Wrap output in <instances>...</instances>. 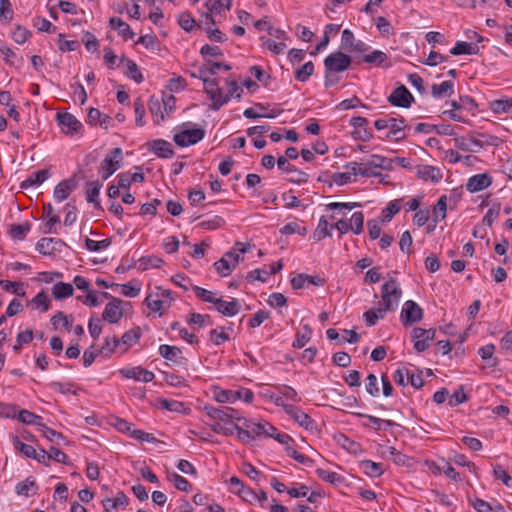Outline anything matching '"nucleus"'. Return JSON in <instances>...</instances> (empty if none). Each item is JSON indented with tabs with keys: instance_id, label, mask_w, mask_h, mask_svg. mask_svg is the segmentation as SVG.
<instances>
[{
	"instance_id": "obj_54",
	"label": "nucleus",
	"mask_w": 512,
	"mask_h": 512,
	"mask_svg": "<svg viewBox=\"0 0 512 512\" xmlns=\"http://www.w3.org/2000/svg\"><path fill=\"white\" fill-rule=\"evenodd\" d=\"M350 228L354 234L359 235L363 232L364 214L362 212H354L350 219Z\"/></svg>"
},
{
	"instance_id": "obj_22",
	"label": "nucleus",
	"mask_w": 512,
	"mask_h": 512,
	"mask_svg": "<svg viewBox=\"0 0 512 512\" xmlns=\"http://www.w3.org/2000/svg\"><path fill=\"white\" fill-rule=\"evenodd\" d=\"M363 61L368 64H374L379 67H390L388 55L381 50H374L369 54L363 56Z\"/></svg>"
},
{
	"instance_id": "obj_52",
	"label": "nucleus",
	"mask_w": 512,
	"mask_h": 512,
	"mask_svg": "<svg viewBox=\"0 0 512 512\" xmlns=\"http://www.w3.org/2000/svg\"><path fill=\"white\" fill-rule=\"evenodd\" d=\"M314 72V64L308 61L295 71V79L299 82H306Z\"/></svg>"
},
{
	"instance_id": "obj_57",
	"label": "nucleus",
	"mask_w": 512,
	"mask_h": 512,
	"mask_svg": "<svg viewBox=\"0 0 512 512\" xmlns=\"http://www.w3.org/2000/svg\"><path fill=\"white\" fill-rule=\"evenodd\" d=\"M39 431L42 433V436L48 439L51 442H55L60 444V441L64 440L65 437L62 433L53 430L52 428L47 427L45 424L41 425Z\"/></svg>"
},
{
	"instance_id": "obj_19",
	"label": "nucleus",
	"mask_w": 512,
	"mask_h": 512,
	"mask_svg": "<svg viewBox=\"0 0 512 512\" xmlns=\"http://www.w3.org/2000/svg\"><path fill=\"white\" fill-rule=\"evenodd\" d=\"M417 176L424 181L437 183L442 179L440 170L430 165H419L417 167Z\"/></svg>"
},
{
	"instance_id": "obj_40",
	"label": "nucleus",
	"mask_w": 512,
	"mask_h": 512,
	"mask_svg": "<svg viewBox=\"0 0 512 512\" xmlns=\"http://www.w3.org/2000/svg\"><path fill=\"white\" fill-rule=\"evenodd\" d=\"M401 199L391 201L381 212V221L389 222L401 209Z\"/></svg>"
},
{
	"instance_id": "obj_37",
	"label": "nucleus",
	"mask_w": 512,
	"mask_h": 512,
	"mask_svg": "<svg viewBox=\"0 0 512 512\" xmlns=\"http://www.w3.org/2000/svg\"><path fill=\"white\" fill-rule=\"evenodd\" d=\"M311 337H312V330H311L310 326L308 324H304L302 326L301 331L297 332L292 346L297 349L303 348L310 341Z\"/></svg>"
},
{
	"instance_id": "obj_51",
	"label": "nucleus",
	"mask_w": 512,
	"mask_h": 512,
	"mask_svg": "<svg viewBox=\"0 0 512 512\" xmlns=\"http://www.w3.org/2000/svg\"><path fill=\"white\" fill-rule=\"evenodd\" d=\"M447 212V197L441 196L433 209L434 222L437 223L440 220L445 219Z\"/></svg>"
},
{
	"instance_id": "obj_3",
	"label": "nucleus",
	"mask_w": 512,
	"mask_h": 512,
	"mask_svg": "<svg viewBox=\"0 0 512 512\" xmlns=\"http://www.w3.org/2000/svg\"><path fill=\"white\" fill-rule=\"evenodd\" d=\"M351 63V57L340 51L331 53L324 60L325 70L333 73L346 71L350 67Z\"/></svg>"
},
{
	"instance_id": "obj_4",
	"label": "nucleus",
	"mask_w": 512,
	"mask_h": 512,
	"mask_svg": "<svg viewBox=\"0 0 512 512\" xmlns=\"http://www.w3.org/2000/svg\"><path fill=\"white\" fill-rule=\"evenodd\" d=\"M56 120L61 131L68 136H74L83 128L82 123L69 112H59L56 114Z\"/></svg>"
},
{
	"instance_id": "obj_5",
	"label": "nucleus",
	"mask_w": 512,
	"mask_h": 512,
	"mask_svg": "<svg viewBox=\"0 0 512 512\" xmlns=\"http://www.w3.org/2000/svg\"><path fill=\"white\" fill-rule=\"evenodd\" d=\"M436 330L433 328L423 329L416 327L411 332V340L414 343V349L417 352H423L430 346V342L435 338Z\"/></svg>"
},
{
	"instance_id": "obj_62",
	"label": "nucleus",
	"mask_w": 512,
	"mask_h": 512,
	"mask_svg": "<svg viewBox=\"0 0 512 512\" xmlns=\"http://www.w3.org/2000/svg\"><path fill=\"white\" fill-rule=\"evenodd\" d=\"M120 340L117 338L106 337L104 343L100 349V353L105 357H110L115 349L119 346Z\"/></svg>"
},
{
	"instance_id": "obj_59",
	"label": "nucleus",
	"mask_w": 512,
	"mask_h": 512,
	"mask_svg": "<svg viewBox=\"0 0 512 512\" xmlns=\"http://www.w3.org/2000/svg\"><path fill=\"white\" fill-rule=\"evenodd\" d=\"M217 69H224L229 71L231 70V66L223 62H213L209 60L207 61V67H202L199 72L202 75H206L207 73L214 75Z\"/></svg>"
},
{
	"instance_id": "obj_23",
	"label": "nucleus",
	"mask_w": 512,
	"mask_h": 512,
	"mask_svg": "<svg viewBox=\"0 0 512 512\" xmlns=\"http://www.w3.org/2000/svg\"><path fill=\"white\" fill-rule=\"evenodd\" d=\"M109 23L111 28L117 30L118 34L125 40L132 39L135 36L130 26L119 17L110 18Z\"/></svg>"
},
{
	"instance_id": "obj_7",
	"label": "nucleus",
	"mask_w": 512,
	"mask_h": 512,
	"mask_svg": "<svg viewBox=\"0 0 512 512\" xmlns=\"http://www.w3.org/2000/svg\"><path fill=\"white\" fill-rule=\"evenodd\" d=\"M159 354L177 367H187L188 359L184 357L181 348L177 346L162 344L159 346Z\"/></svg>"
},
{
	"instance_id": "obj_48",
	"label": "nucleus",
	"mask_w": 512,
	"mask_h": 512,
	"mask_svg": "<svg viewBox=\"0 0 512 512\" xmlns=\"http://www.w3.org/2000/svg\"><path fill=\"white\" fill-rule=\"evenodd\" d=\"M141 337V330L139 327L126 331L120 340V343L125 345L126 347H131L136 344Z\"/></svg>"
},
{
	"instance_id": "obj_20",
	"label": "nucleus",
	"mask_w": 512,
	"mask_h": 512,
	"mask_svg": "<svg viewBox=\"0 0 512 512\" xmlns=\"http://www.w3.org/2000/svg\"><path fill=\"white\" fill-rule=\"evenodd\" d=\"M145 303L152 312H161L169 308V301L162 299L159 292L155 291L147 295Z\"/></svg>"
},
{
	"instance_id": "obj_31",
	"label": "nucleus",
	"mask_w": 512,
	"mask_h": 512,
	"mask_svg": "<svg viewBox=\"0 0 512 512\" xmlns=\"http://www.w3.org/2000/svg\"><path fill=\"white\" fill-rule=\"evenodd\" d=\"M129 499L123 492H118L115 498H106L103 500V507L106 512H111L117 507H126Z\"/></svg>"
},
{
	"instance_id": "obj_30",
	"label": "nucleus",
	"mask_w": 512,
	"mask_h": 512,
	"mask_svg": "<svg viewBox=\"0 0 512 512\" xmlns=\"http://www.w3.org/2000/svg\"><path fill=\"white\" fill-rule=\"evenodd\" d=\"M356 415L358 417H365L369 420L368 424H363L364 427L373 428L377 431L383 429V426L392 427L396 425V423L392 420L381 419L364 413H357Z\"/></svg>"
},
{
	"instance_id": "obj_38",
	"label": "nucleus",
	"mask_w": 512,
	"mask_h": 512,
	"mask_svg": "<svg viewBox=\"0 0 512 512\" xmlns=\"http://www.w3.org/2000/svg\"><path fill=\"white\" fill-rule=\"evenodd\" d=\"M18 420L24 424H30V425H36L39 428H41V425H43L42 417L39 415H36L28 410H18L16 414Z\"/></svg>"
},
{
	"instance_id": "obj_25",
	"label": "nucleus",
	"mask_w": 512,
	"mask_h": 512,
	"mask_svg": "<svg viewBox=\"0 0 512 512\" xmlns=\"http://www.w3.org/2000/svg\"><path fill=\"white\" fill-rule=\"evenodd\" d=\"M50 176V172L47 169L38 170L36 172L31 173L26 180H24L21 184L22 188H28L33 186L41 185L45 180H47Z\"/></svg>"
},
{
	"instance_id": "obj_58",
	"label": "nucleus",
	"mask_w": 512,
	"mask_h": 512,
	"mask_svg": "<svg viewBox=\"0 0 512 512\" xmlns=\"http://www.w3.org/2000/svg\"><path fill=\"white\" fill-rule=\"evenodd\" d=\"M50 388L54 391H57L61 394H77V389H75L74 384L72 383H62L59 381H53L49 384Z\"/></svg>"
},
{
	"instance_id": "obj_2",
	"label": "nucleus",
	"mask_w": 512,
	"mask_h": 512,
	"mask_svg": "<svg viewBox=\"0 0 512 512\" xmlns=\"http://www.w3.org/2000/svg\"><path fill=\"white\" fill-rule=\"evenodd\" d=\"M382 307L385 311H391L397 308L402 290L396 280L392 279L382 285L381 288Z\"/></svg>"
},
{
	"instance_id": "obj_45",
	"label": "nucleus",
	"mask_w": 512,
	"mask_h": 512,
	"mask_svg": "<svg viewBox=\"0 0 512 512\" xmlns=\"http://www.w3.org/2000/svg\"><path fill=\"white\" fill-rule=\"evenodd\" d=\"M168 480L172 482L174 486L180 491L188 492L192 488L190 482L183 476L177 474L176 472L169 473Z\"/></svg>"
},
{
	"instance_id": "obj_63",
	"label": "nucleus",
	"mask_w": 512,
	"mask_h": 512,
	"mask_svg": "<svg viewBox=\"0 0 512 512\" xmlns=\"http://www.w3.org/2000/svg\"><path fill=\"white\" fill-rule=\"evenodd\" d=\"M13 9L10 0H0V19L7 23L13 19Z\"/></svg>"
},
{
	"instance_id": "obj_43",
	"label": "nucleus",
	"mask_w": 512,
	"mask_h": 512,
	"mask_svg": "<svg viewBox=\"0 0 512 512\" xmlns=\"http://www.w3.org/2000/svg\"><path fill=\"white\" fill-rule=\"evenodd\" d=\"M121 62H126L127 66V76L133 79L136 83L143 82L144 78L142 73L140 72L137 64L130 59H126L124 57L121 58Z\"/></svg>"
},
{
	"instance_id": "obj_9",
	"label": "nucleus",
	"mask_w": 512,
	"mask_h": 512,
	"mask_svg": "<svg viewBox=\"0 0 512 512\" xmlns=\"http://www.w3.org/2000/svg\"><path fill=\"white\" fill-rule=\"evenodd\" d=\"M388 101L393 106L409 108L414 102V97L404 85H400L393 90Z\"/></svg>"
},
{
	"instance_id": "obj_64",
	"label": "nucleus",
	"mask_w": 512,
	"mask_h": 512,
	"mask_svg": "<svg viewBox=\"0 0 512 512\" xmlns=\"http://www.w3.org/2000/svg\"><path fill=\"white\" fill-rule=\"evenodd\" d=\"M477 138V142L481 144V148L484 146H499L502 143V140L494 135L486 134V133H479Z\"/></svg>"
},
{
	"instance_id": "obj_46",
	"label": "nucleus",
	"mask_w": 512,
	"mask_h": 512,
	"mask_svg": "<svg viewBox=\"0 0 512 512\" xmlns=\"http://www.w3.org/2000/svg\"><path fill=\"white\" fill-rule=\"evenodd\" d=\"M30 231V224H12L9 229V235L14 240L25 239L27 233Z\"/></svg>"
},
{
	"instance_id": "obj_33",
	"label": "nucleus",
	"mask_w": 512,
	"mask_h": 512,
	"mask_svg": "<svg viewBox=\"0 0 512 512\" xmlns=\"http://www.w3.org/2000/svg\"><path fill=\"white\" fill-rule=\"evenodd\" d=\"M345 168L348 169L352 175H361L364 177H377L380 173L372 171L366 164L362 166L357 162H349L345 165Z\"/></svg>"
},
{
	"instance_id": "obj_21",
	"label": "nucleus",
	"mask_w": 512,
	"mask_h": 512,
	"mask_svg": "<svg viewBox=\"0 0 512 512\" xmlns=\"http://www.w3.org/2000/svg\"><path fill=\"white\" fill-rule=\"evenodd\" d=\"M151 151L162 158H171L174 155L172 144L163 139L154 140L151 143Z\"/></svg>"
},
{
	"instance_id": "obj_24",
	"label": "nucleus",
	"mask_w": 512,
	"mask_h": 512,
	"mask_svg": "<svg viewBox=\"0 0 512 512\" xmlns=\"http://www.w3.org/2000/svg\"><path fill=\"white\" fill-rule=\"evenodd\" d=\"M213 398L219 403H234L241 398V395L234 390L215 388Z\"/></svg>"
},
{
	"instance_id": "obj_18",
	"label": "nucleus",
	"mask_w": 512,
	"mask_h": 512,
	"mask_svg": "<svg viewBox=\"0 0 512 512\" xmlns=\"http://www.w3.org/2000/svg\"><path fill=\"white\" fill-rule=\"evenodd\" d=\"M291 286L293 289L298 290L304 288L306 285L312 284L315 286H323L325 284V280L320 276H312L304 273L297 274L294 276L291 281Z\"/></svg>"
},
{
	"instance_id": "obj_11",
	"label": "nucleus",
	"mask_w": 512,
	"mask_h": 512,
	"mask_svg": "<svg viewBox=\"0 0 512 512\" xmlns=\"http://www.w3.org/2000/svg\"><path fill=\"white\" fill-rule=\"evenodd\" d=\"M285 412L306 430L312 431L316 427L315 421L298 407L285 406Z\"/></svg>"
},
{
	"instance_id": "obj_15",
	"label": "nucleus",
	"mask_w": 512,
	"mask_h": 512,
	"mask_svg": "<svg viewBox=\"0 0 512 512\" xmlns=\"http://www.w3.org/2000/svg\"><path fill=\"white\" fill-rule=\"evenodd\" d=\"M277 165H278L279 169H281V170H283L285 172L293 174V176L289 179V181L292 182V183H298L299 184V183H304V182H306L308 180V175L305 172H303V171L295 168L294 166H292L288 162V160H287V158L285 156L278 157Z\"/></svg>"
},
{
	"instance_id": "obj_1",
	"label": "nucleus",
	"mask_w": 512,
	"mask_h": 512,
	"mask_svg": "<svg viewBox=\"0 0 512 512\" xmlns=\"http://www.w3.org/2000/svg\"><path fill=\"white\" fill-rule=\"evenodd\" d=\"M122 162V149L116 147L105 156L99 167L98 174L103 180H106L122 166Z\"/></svg>"
},
{
	"instance_id": "obj_44",
	"label": "nucleus",
	"mask_w": 512,
	"mask_h": 512,
	"mask_svg": "<svg viewBox=\"0 0 512 512\" xmlns=\"http://www.w3.org/2000/svg\"><path fill=\"white\" fill-rule=\"evenodd\" d=\"M385 313H386L385 309H383L381 307L373 308V309L366 311L363 314L366 325L369 327L374 326L379 319L384 318Z\"/></svg>"
},
{
	"instance_id": "obj_41",
	"label": "nucleus",
	"mask_w": 512,
	"mask_h": 512,
	"mask_svg": "<svg viewBox=\"0 0 512 512\" xmlns=\"http://www.w3.org/2000/svg\"><path fill=\"white\" fill-rule=\"evenodd\" d=\"M489 107L496 114L507 113L512 108V98L493 100L489 103Z\"/></svg>"
},
{
	"instance_id": "obj_61",
	"label": "nucleus",
	"mask_w": 512,
	"mask_h": 512,
	"mask_svg": "<svg viewBox=\"0 0 512 512\" xmlns=\"http://www.w3.org/2000/svg\"><path fill=\"white\" fill-rule=\"evenodd\" d=\"M13 445L14 448L20 451L25 457L32 459L35 457L36 449L29 444L21 442L18 437H14Z\"/></svg>"
},
{
	"instance_id": "obj_28",
	"label": "nucleus",
	"mask_w": 512,
	"mask_h": 512,
	"mask_svg": "<svg viewBox=\"0 0 512 512\" xmlns=\"http://www.w3.org/2000/svg\"><path fill=\"white\" fill-rule=\"evenodd\" d=\"M479 52V47L476 44L464 41H457L455 46L450 50L454 56L457 55H476Z\"/></svg>"
},
{
	"instance_id": "obj_53",
	"label": "nucleus",
	"mask_w": 512,
	"mask_h": 512,
	"mask_svg": "<svg viewBox=\"0 0 512 512\" xmlns=\"http://www.w3.org/2000/svg\"><path fill=\"white\" fill-rule=\"evenodd\" d=\"M209 98L212 100L210 108L214 111L219 110L224 104L229 102V97H225L220 87H218V91L211 93Z\"/></svg>"
},
{
	"instance_id": "obj_10",
	"label": "nucleus",
	"mask_w": 512,
	"mask_h": 512,
	"mask_svg": "<svg viewBox=\"0 0 512 512\" xmlns=\"http://www.w3.org/2000/svg\"><path fill=\"white\" fill-rule=\"evenodd\" d=\"M423 317L422 308L414 301L408 300L404 303L401 311V319L404 324L417 323Z\"/></svg>"
},
{
	"instance_id": "obj_60",
	"label": "nucleus",
	"mask_w": 512,
	"mask_h": 512,
	"mask_svg": "<svg viewBox=\"0 0 512 512\" xmlns=\"http://www.w3.org/2000/svg\"><path fill=\"white\" fill-rule=\"evenodd\" d=\"M225 327L220 329H212L209 333L210 340L214 345H221L230 339L228 333L225 332Z\"/></svg>"
},
{
	"instance_id": "obj_32",
	"label": "nucleus",
	"mask_w": 512,
	"mask_h": 512,
	"mask_svg": "<svg viewBox=\"0 0 512 512\" xmlns=\"http://www.w3.org/2000/svg\"><path fill=\"white\" fill-rule=\"evenodd\" d=\"M431 93L434 98L451 96L454 93V83L452 81H443L440 84H433Z\"/></svg>"
},
{
	"instance_id": "obj_56",
	"label": "nucleus",
	"mask_w": 512,
	"mask_h": 512,
	"mask_svg": "<svg viewBox=\"0 0 512 512\" xmlns=\"http://www.w3.org/2000/svg\"><path fill=\"white\" fill-rule=\"evenodd\" d=\"M193 291L199 299L207 303L215 304L218 299L214 292L199 286H193Z\"/></svg>"
},
{
	"instance_id": "obj_12",
	"label": "nucleus",
	"mask_w": 512,
	"mask_h": 512,
	"mask_svg": "<svg viewBox=\"0 0 512 512\" xmlns=\"http://www.w3.org/2000/svg\"><path fill=\"white\" fill-rule=\"evenodd\" d=\"M119 373L127 379H134L136 381L149 383L154 380L155 375L152 371L144 369L140 366L133 368H123Z\"/></svg>"
},
{
	"instance_id": "obj_29",
	"label": "nucleus",
	"mask_w": 512,
	"mask_h": 512,
	"mask_svg": "<svg viewBox=\"0 0 512 512\" xmlns=\"http://www.w3.org/2000/svg\"><path fill=\"white\" fill-rule=\"evenodd\" d=\"M455 147L466 152H478L481 149V144L475 137H457L455 138Z\"/></svg>"
},
{
	"instance_id": "obj_16",
	"label": "nucleus",
	"mask_w": 512,
	"mask_h": 512,
	"mask_svg": "<svg viewBox=\"0 0 512 512\" xmlns=\"http://www.w3.org/2000/svg\"><path fill=\"white\" fill-rule=\"evenodd\" d=\"M215 309L224 316L232 317L237 315L241 310V304L238 299L232 298L230 301L223 300L218 297L214 304Z\"/></svg>"
},
{
	"instance_id": "obj_13",
	"label": "nucleus",
	"mask_w": 512,
	"mask_h": 512,
	"mask_svg": "<svg viewBox=\"0 0 512 512\" xmlns=\"http://www.w3.org/2000/svg\"><path fill=\"white\" fill-rule=\"evenodd\" d=\"M121 303V299L112 298V300L105 306L102 314L103 320L111 324L118 323L123 316V311L120 307Z\"/></svg>"
},
{
	"instance_id": "obj_34",
	"label": "nucleus",
	"mask_w": 512,
	"mask_h": 512,
	"mask_svg": "<svg viewBox=\"0 0 512 512\" xmlns=\"http://www.w3.org/2000/svg\"><path fill=\"white\" fill-rule=\"evenodd\" d=\"M74 288L72 284L65 282H58L52 288L53 297L57 300H62L73 295Z\"/></svg>"
},
{
	"instance_id": "obj_27",
	"label": "nucleus",
	"mask_w": 512,
	"mask_h": 512,
	"mask_svg": "<svg viewBox=\"0 0 512 512\" xmlns=\"http://www.w3.org/2000/svg\"><path fill=\"white\" fill-rule=\"evenodd\" d=\"M388 124L390 131L386 135L387 138L394 137L397 141L404 139V135L398 136V134L406 128V121L404 118L391 117L388 119Z\"/></svg>"
},
{
	"instance_id": "obj_47",
	"label": "nucleus",
	"mask_w": 512,
	"mask_h": 512,
	"mask_svg": "<svg viewBox=\"0 0 512 512\" xmlns=\"http://www.w3.org/2000/svg\"><path fill=\"white\" fill-rule=\"evenodd\" d=\"M186 322L199 328L211 324V317L200 313L192 312L186 317Z\"/></svg>"
},
{
	"instance_id": "obj_14",
	"label": "nucleus",
	"mask_w": 512,
	"mask_h": 512,
	"mask_svg": "<svg viewBox=\"0 0 512 512\" xmlns=\"http://www.w3.org/2000/svg\"><path fill=\"white\" fill-rule=\"evenodd\" d=\"M77 181L74 177L62 180L54 188L53 196L57 202L66 200L76 189Z\"/></svg>"
},
{
	"instance_id": "obj_26",
	"label": "nucleus",
	"mask_w": 512,
	"mask_h": 512,
	"mask_svg": "<svg viewBox=\"0 0 512 512\" xmlns=\"http://www.w3.org/2000/svg\"><path fill=\"white\" fill-rule=\"evenodd\" d=\"M203 411L211 421L229 423L228 413L226 412V406L221 408H215L213 406L206 405L203 407Z\"/></svg>"
},
{
	"instance_id": "obj_50",
	"label": "nucleus",
	"mask_w": 512,
	"mask_h": 512,
	"mask_svg": "<svg viewBox=\"0 0 512 512\" xmlns=\"http://www.w3.org/2000/svg\"><path fill=\"white\" fill-rule=\"evenodd\" d=\"M139 270L145 271L150 268H159L163 260L157 256H143L139 259Z\"/></svg>"
},
{
	"instance_id": "obj_6",
	"label": "nucleus",
	"mask_w": 512,
	"mask_h": 512,
	"mask_svg": "<svg viewBox=\"0 0 512 512\" xmlns=\"http://www.w3.org/2000/svg\"><path fill=\"white\" fill-rule=\"evenodd\" d=\"M205 137V130L201 128L183 129L173 137L179 147H187L200 142Z\"/></svg>"
},
{
	"instance_id": "obj_17",
	"label": "nucleus",
	"mask_w": 512,
	"mask_h": 512,
	"mask_svg": "<svg viewBox=\"0 0 512 512\" xmlns=\"http://www.w3.org/2000/svg\"><path fill=\"white\" fill-rule=\"evenodd\" d=\"M492 184V177L488 173L476 174L467 181L466 188L469 192L475 193L488 188Z\"/></svg>"
},
{
	"instance_id": "obj_8",
	"label": "nucleus",
	"mask_w": 512,
	"mask_h": 512,
	"mask_svg": "<svg viewBox=\"0 0 512 512\" xmlns=\"http://www.w3.org/2000/svg\"><path fill=\"white\" fill-rule=\"evenodd\" d=\"M240 260L243 258H240L239 254L228 251L214 263V267L221 276L226 277L232 273Z\"/></svg>"
},
{
	"instance_id": "obj_49",
	"label": "nucleus",
	"mask_w": 512,
	"mask_h": 512,
	"mask_svg": "<svg viewBox=\"0 0 512 512\" xmlns=\"http://www.w3.org/2000/svg\"><path fill=\"white\" fill-rule=\"evenodd\" d=\"M383 455L393 460L397 465H406L408 457L402 452L398 451L395 447L389 446L383 451Z\"/></svg>"
},
{
	"instance_id": "obj_36",
	"label": "nucleus",
	"mask_w": 512,
	"mask_h": 512,
	"mask_svg": "<svg viewBox=\"0 0 512 512\" xmlns=\"http://www.w3.org/2000/svg\"><path fill=\"white\" fill-rule=\"evenodd\" d=\"M101 188H102V184L98 180L91 181L86 186V192H85L86 200L89 203H93L96 208L100 206V203L98 202L97 199H98Z\"/></svg>"
},
{
	"instance_id": "obj_35",
	"label": "nucleus",
	"mask_w": 512,
	"mask_h": 512,
	"mask_svg": "<svg viewBox=\"0 0 512 512\" xmlns=\"http://www.w3.org/2000/svg\"><path fill=\"white\" fill-rule=\"evenodd\" d=\"M332 228L333 226H330L328 220L324 216H322L319 219L318 225L313 232V239L316 241H321L326 237H330L332 235Z\"/></svg>"
},
{
	"instance_id": "obj_55",
	"label": "nucleus",
	"mask_w": 512,
	"mask_h": 512,
	"mask_svg": "<svg viewBox=\"0 0 512 512\" xmlns=\"http://www.w3.org/2000/svg\"><path fill=\"white\" fill-rule=\"evenodd\" d=\"M37 485L35 480L27 478L25 481L19 482L16 487V493L21 496L28 497L30 496V491L36 489Z\"/></svg>"
},
{
	"instance_id": "obj_39",
	"label": "nucleus",
	"mask_w": 512,
	"mask_h": 512,
	"mask_svg": "<svg viewBox=\"0 0 512 512\" xmlns=\"http://www.w3.org/2000/svg\"><path fill=\"white\" fill-rule=\"evenodd\" d=\"M360 467L363 469V472L369 477H379L384 472L382 465L372 460H362L360 462Z\"/></svg>"
},
{
	"instance_id": "obj_42",
	"label": "nucleus",
	"mask_w": 512,
	"mask_h": 512,
	"mask_svg": "<svg viewBox=\"0 0 512 512\" xmlns=\"http://www.w3.org/2000/svg\"><path fill=\"white\" fill-rule=\"evenodd\" d=\"M243 426L247 428V432L250 433L252 440L257 437L264 435L263 422H254L250 419H243Z\"/></svg>"
}]
</instances>
